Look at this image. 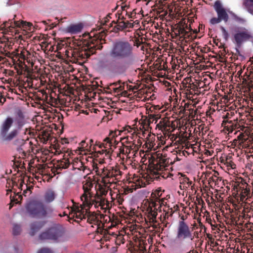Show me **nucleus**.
Here are the masks:
<instances>
[{
    "label": "nucleus",
    "instance_id": "nucleus-1",
    "mask_svg": "<svg viewBox=\"0 0 253 253\" xmlns=\"http://www.w3.org/2000/svg\"><path fill=\"white\" fill-rule=\"evenodd\" d=\"M13 119L8 117L0 126V139L4 143H11L16 151L26 156V147L29 138L26 136L28 128H23L27 123L24 113L20 109L16 112L15 124L16 126L10 129L13 124Z\"/></svg>",
    "mask_w": 253,
    "mask_h": 253
},
{
    "label": "nucleus",
    "instance_id": "nucleus-2",
    "mask_svg": "<svg viewBox=\"0 0 253 253\" xmlns=\"http://www.w3.org/2000/svg\"><path fill=\"white\" fill-rule=\"evenodd\" d=\"M109 55L113 59L107 62L106 68L115 75L125 74L127 69L136 61L134 47L127 41L114 42L109 51Z\"/></svg>",
    "mask_w": 253,
    "mask_h": 253
},
{
    "label": "nucleus",
    "instance_id": "nucleus-3",
    "mask_svg": "<svg viewBox=\"0 0 253 253\" xmlns=\"http://www.w3.org/2000/svg\"><path fill=\"white\" fill-rule=\"evenodd\" d=\"M101 41L90 38L89 41L86 40H76L73 43V49H65L67 46V43L64 40H61L57 44V50L65 49V55L67 57H73L77 60H81L84 62L91 55L95 53L97 49L101 50L103 46Z\"/></svg>",
    "mask_w": 253,
    "mask_h": 253
},
{
    "label": "nucleus",
    "instance_id": "nucleus-4",
    "mask_svg": "<svg viewBox=\"0 0 253 253\" xmlns=\"http://www.w3.org/2000/svg\"><path fill=\"white\" fill-rule=\"evenodd\" d=\"M237 74L234 73L231 80V84L229 86L228 91L227 95H225L224 101L229 104L227 107L229 109L227 112L224 122L225 123V127L226 128L228 133H231L234 131V134L237 133V116H235V114L237 113Z\"/></svg>",
    "mask_w": 253,
    "mask_h": 253
},
{
    "label": "nucleus",
    "instance_id": "nucleus-5",
    "mask_svg": "<svg viewBox=\"0 0 253 253\" xmlns=\"http://www.w3.org/2000/svg\"><path fill=\"white\" fill-rule=\"evenodd\" d=\"M150 164L152 165V169L150 170L151 178L152 179H160L162 177L164 179H167L173 176L167 168L171 164V160L167 158V155H163L160 152H157L151 156L149 160Z\"/></svg>",
    "mask_w": 253,
    "mask_h": 253
},
{
    "label": "nucleus",
    "instance_id": "nucleus-6",
    "mask_svg": "<svg viewBox=\"0 0 253 253\" xmlns=\"http://www.w3.org/2000/svg\"><path fill=\"white\" fill-rule=\"evenodd\" d=\"M234 208H230L227 205L225 208L229 211L226 216V222L228 225V229L230 232V237L228 241L229 247L227 249V253H237V249H236V243H237V205H234Z\"/></svg>",
    "mask_w": 253,
    "mask_h": 253
},
{
    "label": "nucleus",
    "instance_id": "nucleus-7",
    "mask_svg": "<svg viewBox=\"0 0 253 253\" xmlns=\"http://www.w3.org/2000/svg\"><path fill=\"white\" fill-rule=\"evenodd\" d=\"M236 168L228 167V173L230 175L227 188L231 190V195L227 198V205L230 208H234V205H237V174L236 173Z\"/></svg>",
    "mask_w": 253,
    "mask_h": 253
},
{
    "label": "nucleus",
    "instance_id": "nucleus-8",
    "mask_svg": "<svg viewBox=\"0 0 253 253\" xmlns=\"http://www.w3.org/2000/svg\"><path fill=\"white\" fill-rule=\"evenodd\" d=\"M26 209L27 212L32 217H44L52 211L50 206H45L39 201H33L29 203Z\"/></svg>",
    "mask_w": 253,
    "mask_h": 253
},
{
    "label": "nucleus",
    "instance_id": "nucleus-9",
    "mask_svg": "<svg viewBox=\"0 0 253 253\" xmlns=\"http://www.w3.org/2000/svg\"><path fill=\"white\" fill-rule=\"evenodd\" d=\"M65 228L60 224H54L45 231L41 233L39 239L42 240H49L58 242L64 236Z\"/></svg>",
    "mask_w": 253,
    "mask_h": 253
},
{
    "label": "nucleus",
    "instance_id": "nucleus-10",
    "mask_svg": "<svg viewBox=\"0 0 253 253\" xmlns=\"http://www.w3.org/2000/svg\"><path fill=\"white\" fill-rule=\"evenodd\" d=\"M213 7L217 13V17H213L211 19L210 23L211 24L215 25L222 21L226 23L229 20V15L233 19H237L236 15L230 10H226L220 1L216 0L214 3Z\"/></svg>",
    "mask_w": 253,
    "mask_h": 253
},
{
    "label": "nucleus",
    "instance_id": "nucleus-11",
    "mask_svg": "<svg viewBox=\"0 0 253 253\" xmlns=\"http://www.w3.org/2000/svg\"><path fill=\"white\" fill-rule=\"evenodd\" d=\"M176 238L181 241L187 239L192 241L194 239V235L192 233V229L184 221L179 222L177 229Z\"/></svg>",
    "mask_w": 253,
    "mask_h": 253
},
{
    "label": "nucleus",
    "instance_id": "nucleus-12",
    "mask_svg": "<svg viewBox=\"0 0 253 253\" xmlns=\"http://www.w3.org/2000/svg\"><path fill=\"white\" fill-rule=\"evenodd\" d=\"M126 18L124 16H119L118 19L116 21H113L110 24L109 27H113L111 31L116 33L120 31H122L127 28H132L133 27L132 23L129 22L128 21H125Z\"/></svg>",
    "mask_w": 253,
    "mask_h": 253
},
{
    "label": "nucleus",
    "instance_id": "nucleus-13",
    "mask_svg": "<svg viewBox=\"0 0 253 253\" xmlns=\"http://www.w3.org/2000/svg\"><path fill=\"white\" fill-rule=\"evenodd\" d=\"M238 149L241 147L246 148L249 146L250 140L249 139V132L247 127L240 126L238 124Z\"/></svg>",
    "mask_w": 253,
    "mask_h": 253
},
{
    "label": "nucleus",
    "instance_id": "nucleus-14",
    "mask_svg": "<svg viewBox=\"0 0 253 253\" xmlns=\"http://www.w3.org/2000/svg\"><path fill=\"white\" fill-rule=\"evenodd\" d=\"M253 38L252 32L249 29L238 27V47L242 43L251 41Z\"/></svg>",
    "mask_w": 253,
    "mask_h": 253
},
{
    "label": "nucleus",
    "instance_id": "nucleus-15",
    "mask_svg": "<svg viewBox=\"0 0 253 253\" xmlns=\"http://www.w3.org/2000/svg\"><path fill=\"white\" fill-rule=\"evenodd\" d=\"M101 170L102 183L105 186H107L108 184H111L115 182V178H113L111 170V167L103 168Z\"/></svg>",
    "mask_w": 253,
    "mask_h": 253
},
{
    "label": "nucleus",
    "instance_id": "nucleus-16",
    "mask_svg": "<svg viewBox=\"0 0 253 253\" xmlns=\"http://www.w3.org/2000/svg\"><path fill=\"white\" fill-rule=\"evenodd\" d=\"M185 28L188 29L187 25L185 26V27H178L176 29V31L177 32L176 35H181L184 38H188L190 40L196 38V34L198 32L197 30H193L192 29L189 28V31H187Z\"/></svg>",
    "mask_w": 253,
    "mask_h": 253
},
{
    "label": "nucleus",
    "instance_id": "nucleus-17",
    "mask_svg": "<svg viewBox=\"0 0 253 253\" xmlns=\"http://www.w3.org/2000/svg\"><path fill=\"white\" fill-rule=\"evenodd\" d=\"M93 186V183L90 180H86L83 185V189L84 190V193L81 196V200L82 203L86 202L88 198L89 197H92L93 194L91 190Z\"/></svg>",
    "mask_w": 253,
    "mask_h": 253
},
{
    "label": "nucleus",
    "instance_id": "nucleus-18",
    "mask_svg": "<svg viewBox=\"0 0 253 253\" xmlns=\"http://www.w3.org/2000/svg\"><path fill=\"white\" fill-rule=\"evenodd\" d=\"M231 145L228 147H230L231 149H233V150H231V153H229L227 156L226 164L227 167H233L234 168H236V165L233 162L234 159L233 158V156L234 155V152L237 153V148H236L237 144V139L235 138L232 142H231Z\"/></svg>",
    "mask_w": 253,
    "mask_h": 253
},
{
    "label": "nucleus",
    "instance_id": "nucleus-19",
    "mask_svg": "<svg viewBox=\"0 0 253 253\" xmlns=\"http://www.w3.org/2000/svg\"><path fill=\"white\" fill-rule=\"evenodd\" d=\"M16 17V15H14V17L11 19H9L8 21H6L3 22V28L7 29V31L12 32V30L15 28L21 27V26L24 27L26 24L25 22L23 21L20 22L19 20H15V18Z\"/></svg>",
    "mask_w": 253,
    "mask_h": 253
},
{
    "label": "nucleus",
    "instance_id": "nucleus-20",
    "mask_svg": "<svg viewBox=\"0 0 253 253\" xmlns=\"http://www.w3.org/2000/svg\"><path fill=\"white\" fill-rule=\"evenodd\" d=\"M101 198L102 197L100 196L98 194L96 193L94 196L92 194V197L90 196L88 198V200H86V202H84L83 203V206L84 207L88 208V209H90L91 206L94 205L95 208H98V204Z\"/></svg>",
    "mask_w": 253,
    "mask_h": 253
},
{
    "label": "nucleus",
    "instance_id": "nucleus-21",
    "mask_svg": "<svg viewBox=\"0 0 253 253\" xmlns=\"http://www.w3.org/2000/svg\"><path fill=\"white\" fill-rule=\"evenodd\" d=\"M121 144L124 145L129 154L132 151L136 152L138 149V146L134 142L129 141L128 137H125L122 139Z\"/></svg>",
    "mask_w": 253,
    "mask_h": 253
},
{
    "label": "nucleus",
    "instance_id": "nucleus-22",
    "mask_svg": "<svg viewBox=\"0 0 253 253\" xmlns=\"http://www.w3.org/2000/svg\"><path fill=\"white\" fill-rule=\"evenodd\" d=\"M80 208L81 209H80V208L79 207L77 208L74 212L70 213V215L73 213V217H76L77 218L80 219L81 220L85 219L86 215L87 214V211H89V209L84 207L83 204L81 205Z\"/></svg>",
    "mask_w": 253,
    "mask_h": 253
},
{
    "label": "nucleus",
    "instance_id": "nucleus-23",
    "mask_svg": "<svg viewBox=\"0 0 253 253\" xmlns=\"http://www.w3.org/2000/svg\"><path fill=\"white\" fill-rule=\"evenodd\" d=\"M201 83L198 82L195 83H189L188 85H186L185 89L187 91V93L190 95L198 94L199 88H200Z\"/></svg>",
    "mask_w": 253,
    "mask_h": 253
},
{
    "label": "nucleus",
    "instance_id": "nucleus-24",
    "mask_svg": "<svg viewBox=\"0 0 253 253\" xmlns=\"http://www.w3.org/2000/svg\"><path fill=\"white\" fill-rule=\"evenodd\" d=\"M46 224L45 221H36L30 224V234L34 236L36 233L43 227Z\"/></svg>",
    "mask_w": 253,
    "mask_h": 253
},
{
    "label": "nucleus",
    "instance_id": "nucleus-25",
    "mask_svg": "<svg viewBox=\"0 0 253 253\" xmlns=\"http://www.w3.org/2000/svg\"><path fill=\"white\" fill-rule=\"evenodd\" d=\"M83 27V25L81 23L71 24L67 27L66 32L71 34H76L81 32Z\"/></svg>",
    "mask_w": 253,
    "mask_h": 253
},
{
    "label": "nucleus",
    "instance_id": "nucleus-26",
    "mask_svg": "<svg viewBox=\"0 0 253 253\" xmlns=\"http://www.w3.org/2000/svg\"><path fill=\"white\" fill-rule=\"evenodd\" d=\"M109 136L110 137H106L104 139V141L106 143L101 144L99 146L100 148L104 147L105 148H107L108 147V145L109 147H111L113 143H116V140L115 139V135L114 132H112L110 133Z\"/></svg>",
    "mask_w": 253,
    "mask_h": 253
},
{
    "label": "nucleus",
    "instance_id": "nucleus-27",
    "mask_svg": "<svg viewBox=\"0 0 253 253\" xmlns=\"http://www.w3.org/2000/svg\"><path fill=\"white\" fill-rule=\"evenodd\" d=\"M148 212L147 217L149 219L150 222L156 223V218L158 215L157 211H155L154 210H153L152 207L148 208Z\"/></svg>",
    "mask_w": 253,
    "mask_h": 253
},
{
    "label": "nucleus",
    "instance_id": "nucleus-28",
    "mask_svg": "<svg viewBox=\"0 0 253 253\" xmlns=\"http://www.w3.org/2000/svg\"><path fill=\"white\" fill-rule=\"evenodd\" d=\"M31 55V53L28 50L23 49L20 53H18V60L20 61V59L24 60H26L27 62H30V60L29 59V56Z\"/></svg>",
    "mask_w": 253,
    "mask_h": 253
},
{
    "label": "nucleus",
    "instance_id": "nucleus-29",
    "mask_svg": "<svg viewBox=\"0 0 253 253\" xmlns=\"http://www.w3.org/2000/svg\"><path fill=\"white\" fill-rule=\"evenodd\" d=\"M55 197V193L51 190L46 191L44 196V199L47 203H50L52 202Z\"/></svg>",
    "mask_w": 253,
    "mask_h": 253
},
{
    "label": "nucleus",
    "instance_id": "nucleus-30",
    "mask_svg": "<svg viewBox=\"0 0 253 253\" xmlns=\"http://www.w3.org/2000/svg\"><path fill=\"white\" fill-rule=\"evenodd\" d=\"M151 202L150 204V206L148 207V208H152L153 210H154L155 211V209H157L159 205L158 204H161V202H164V199H160L157 197L155 199H153L151 200Z\"/></svg>",
    "mask_w": 253,
    "mask_h": 253
},
{
    "label": "nucleus",
    "instance_id": "nucleus-31",
    "mask_svg": "<svg viewBox=\"0 0 253 253\" xmlns=\"http://www.w3.org/2000/svg\"><path fill=\"white\" fill-rule=\"evenodd\" d=\"M243 4L247 10L253 15V0H244Z\"/></svg>",
    "mask_w": 253,
    "mask_h": 253
},
{
    "label": "nucleus",
    "instance_id": "nucleus-32",
    "mask_svg": "<svg viewBox=\"0 0 253 253\" xmlns=\"http://www.w3.org/2000/svg\"><path fill=\"white\" fill-rule=\"evenodd\" d=\"M111 170L113 174V177L115 178V180L121 178L122 172L118 169V167H111Z\"/></svg>",
    "mask_w": 253,
    "mask_h": 253
},
{
    "label": "nucleus",
    "instance_id": "nucleus-33",
    "mask_svg": "<svg viewBox=\"0 0 253 253\" xmlns=\"http://www.w3.org/2000/svg\"><path fill=\"white\" fill-rule=\"evenodd\" d=\"M87 218V222L90 224H95L98 222L97 217L93 214H91L89 210L87 211V214L86 215V218Z\"/></svg>",
    "mask_w": 253,
    "mask_h": 253
},
{
    "label": "nucleus",
    "instance_id": "nucleus-34",
    "mask_svg": "<svg viewBox=\"0 0 253 253\" xmlns=\"http://www.w3.org/2000/svg\"><path fill=\"white\" fill-rule=\"evenodd\" d=\"M160 117L161 116L159 114H149L147 121L148 125H150L151 123H153L154 121H155V123H156Z\"/></svg>",
    "mask_w": 253,
    "mask_h": 253
},
{
    "label": "nucleus",
    "instance_id": "nucleus-35",
    "mask_svg": "<svg viewBox=\"0 0 253 253\" xmlns=\"http://www.w3.org/2000/svg\"><path fill=\"white\" fill-rule=\"evenodd\" d=\"M99 190L96 192V194H98L100 196L104 197L108 193V190L105 188L103 187L102 186H99Z\"/></svg>",
    "mask_w": 253,
    "mask_h": 253
},
{
    "label": "nucleus",
    "instance_id": "nucleus-36",
    "mask_svg": "<svg viewBox=\"0 0 253 253\" xmlns=\"http://www.w3.org/2000/svg\"><path fill=\"white\" fill-rule=\"evenodd\" d=\"M21 231V226L17 224H14L13 227V234L14 235L20 234Z\"/></svg>",
    "mask_w": 253,
    "mask_h": 253
},
{
    "label": "nucleus",
    "instance_id": "nucleus-37",
    "mask_svg": "<svg viewBox=\"0 0 253 253\" xmlns=\"http://www.w3.org/2000/svg\"><path fill=\"white\" fill-rule=\"evenodd\" d=\"M80 148L82 149V151L88 150L90 149V146H89V144L88 143L85 142V140H83L80 143Z\"/></svg>",
    "mask_w": 253,
    "mask_h": 253
},
{
    "label": "nucleus",
    "instance_id": "nucleus-38",
    "mask_svg": "<svg viewBox=\"0 0 253 253\" xmlns=\"http://www.w3.org/2000/svg\"><path fill=\"white\" fill-rule=\"evenodd\" d=\"M103 235V239L105 241H109L110 239V233L107 230L103 229L101 233Z\"/></svg>",
    "mask_w": 253,
    "mask_h": 253
},
{
    "label": "nucleus",
    "instance_id": "nucleus-39",
    "mask_svg": "<svg viewBox=\"0 0 253 253\" xmlns=\"http://www.w3.org/2000/svg\"><path fill=\"white\" fill-rule=\"evenodd\" d=\"M119 150V154H118V157L119 156L121 157V156H120L121 154L125 155H126L127 156H128V155H129V153L127 151V150L126 149V148L124 145H122V146L120 147Z\"/></svg>",
    "mask_w": 253,
    "mask_h": 253
},
{
    "label": "nucleus",
    "instance_id": "nucleus-40",
    "mask_svg": "<svg viewBox=\"0 0 253 253\" xmlns=\"http://www.w3.org/2000/svg\"><path fill=\"white\" fill-rule=\"evenodd\" d=\"M230 34H231L234 37V40L235 42L237 43V31L236 28H231L230 29Z\"/></svg>",
    "mask_w": 253,
    "mask_h": 253
},
{
    "label": "nucleus",
    "instance_id": "nucleus-41",
    "mask_svg": "<svg viewBox=\"0 0 253 253\" xmlns=\"http://www.w3.org/2000/svg\"><path fill=\"white\" fill-rule=\"evenodd\" d=\"M70 165V163L69 160H65L64 161H62L59 165L60 169H67L68 168Z\"/></svg>",
    "mask_w": 253,
    "mask_h": 253
},
{
    "label": "nucleus",
    "instance_id": "nucleus-42",
    "mask_svg": "<svg viewBox=\"0 0 253 253\" xmlns=\"http://www.w3.org/2000/svg\"><path fill=\"white\" fill-rule=\"evenodd\" d=\"M162 194L161 190H156L154 193H152L151 194V197L153 199H155L157 197L160 198V197L161 196Z\"/></svg>",
    "mask_w": 253,
    "mask_h": 253
},
{
    "label": "nucleus",
    "instance_id": "nucleus-43",
    "mask_svg": "<svg viewBox=\"0 0 253 253\" xmlns=\"http://www.w3.org/2000/svg\"><path fill=\"white\" fill-rule=\"evenodd\" d=\"M111 18L110 14H108L104 19H103L101 22V24L102 26H107V22L109 21L110 19Z\"/></svg>",
    "mask_w": 253,
    "mask_h": 253
},
{
    "label": "nucleus",
    "instance_id": "nucleus-44",
    "mask_svg": "<svg viewBox=\"0 0 253 253\" xmlns=\"http://www.w3.org/2000/svg\"><path fill=\"white\" fill-rule=\"evenodd\" d=\"M37 253H53V252L48 248H43L39 250Z\"/></svg>",
    "mask_w": 253,
    "mask_h": 253
},
{
    "label": "nucleus",
    "instance_id": "nucleus-45",
    "mask_svg": "<svg viewBox=\"0 0 253 253\" xmlns=\"http://www.w3.org/2000/svg\"><path fill=\"white\" fill-rule=\"evenodd\" d=\"M26 187V189L23 191V195H24L25 196H27V194L29 192L30 193H31L32 191L31 190L33 189V187L32 186H28L27 185H25Z\"/></svg>",
    "mask_w": 253,
    "mask_h": 253
},
{
    "label": "nucleus",
    "instance_id": "nucleus-46",
    "mask_svg": "<svg viewBox=\"0 0 253 253\" xmlns=\"http://www.w3.org/2000/svg\"><path fill=\"white\" fill-rule=\"evenodd\" d=\"M183 183H184L186 185H187V187H189L190 186H192L193 184V182L189 179L187 177H186L183 178Z\"/></svg>",
    "mask_w": 253,
    "mask_h": 253
},
{
    "label": "nucleus",
    "instance_id": "nucleus-47",
    "mask_svg": "<svg viewBox=\"0 0 253 253\" xmlns=\"http://www.w3.org/2000/svg\"><path fill=\"white\" fill-rule=\"evenodd\" d=\"M107 202V200H106L104 197H102L101 199H100L99 203L98 204V207L99 206L101 207H104Z\"/></svg>",
    "mask_w": 253,
    "mask_h": 253
},
{
    "label": "nucleus",
    "instance_id": "nucleus-48",
    "mask_svg": "<svg viewBox=\"0 0 253 253\" xmlns=\"http://www.w3.org/2000/svg\"><path fill=\"white\" fill-rule=\"evenodd\" d=\"M14 165L17 168H22L23 166V163L22 164V162H19V161H15L14 162Z\"/></svg>",
    "mask_w": 253,
    "mask_h": 253
},
{
    "label": "nucleus",
    "instance_id": "nucleus-49",
    "mask_svg": "<svg viewBox=\"0 0 253 253\" xmlns=\"http://www.w3.org/2000/svg\"><path fill=\"white\" fill-rule=\"evenodd\" d=\"M11 53H12V56H11V58L13 60H14V58H16L17 59H18V51H14L12 52H11Z\"/></svg>",
    "mask_w": 253,
    "mask_h": 253
},
{
    "label": "nucleus",
    "instance_id": "nucleus-50",
    "mask_svg": "<svg viewBox=\"0 0 253 253\" xmlns=\"http://www.w3.org/2000/svg\"><path fill=\"white\" fill-rule=\"evenodd\" d=\"M170 211L167 212L165 213V218H166V216H167L168 217L169 216H172V215L173 213V210L172 209V208H170Z\"/></svg>",
    "mask_w": 253,
    "mask_h": 253
},
{
    "label": "nucleus",
    "instance_id": "nucleus-51",
    "mask_svg": "<svg viewBox=\"0 0 253 253\" xmlns=\"http://www.w3.org/2000/svg\"><path fill=\"white\" fill-rule=\"evenodd\" d=\"M86 169H87V167L84 166L82 163H81V166L80 167L79 169L84 171ZM87 169L89 170L88 169Z\"/></svg>",
    "mask_w": 253,
    "mask_h": 253
},
{
    "label": "nucleus",
    "instance_id": "nucleus-52",
    "mask_svg": "<svg viewBox=\"0 0 253 253\" xmlns=\"http://www.w3.org/2000/svg\"><path fill=\"white\" fill-rule=\"evenodd\" d=\"M153 225H152V227L154 229H157L158 227H160V225L159 223H152Z\"/></svg>",
    "mask_w": 253,
    "mask_h": 253
},
{
    "label": "nucleus",
    "instance_id": "nucleus-53",
    "mask_svg": "<svg viewBox=\"0 0 253 253\" xmlns=\"http://www.w3.org/2000/svg\"><path fill=\"white\" fill-rule=\"evenodd\" d=\"M221 30L222 31V33H223L224 35L225 36V37L226 38L228 36V33L226 31V30L223 28V27H221Z\"/></svg>",
    "mask_w": 253,
    "mask_h": 253
},
{
    "label": "nucleus",
    "instance_id": "nucleus-54",
    "mask_svg": "<svg viewBox=\"0 0 253 253\" xmlns=\"http://www.w3.org/2000/svg\"><path fill=\"white\" fill-rule=\"evenodd\" d=\"M164 204V202H161V204H158V205H159V206H158V207L156 209H155V211H161V207H162V205Z\"/></svg>",
    "mask_w": 253,
    "mask_h": 253
},
{
    "label": "nucleus",
    "instance_id": "nucleus-55",
    "mask_svg": "<svg viewBox=\"0 0 253 253\" xmlns=\"http://www.w3.org/2000/svg\"><path fill=\"white\" fill-rule=\"evenodd\" d=\"M246 21L245 19L238 17V23L244 24Z\"/></svg>",
    "mask_w": 253,
    "mask_h": 253
},
{
    "label": "nucleus",
    "instance_id": "nucleus-56",
    "mask_svg": "<svg viewBox=\"0 0 253 253\" xmlns=\"http://www.w3.org/2000/svg\"><path fill=\"white\" fill-rule=\"evenodd\" d=\"M6 101V99L1 95H0V102L3 104Z\"/></svg>",
    "mask_w": 253,
    "mask_h": 253
},
{
    "label": "nucleus",
    "instance_id": "nucleus-57",
    "mask_svg": "<svg viewBox=\"0 0 253 253\" xmlns=\"http://www.w3.org/2000/svg\"><path fill=\"white\" fill-rule=\"evenodd\" d=\"M21 182H20V186L19 187V188L21 189V190H22V187L23 186V184L24 183V180L22 179H21Z\"/></svg>",
    "mask_w": 253,
    "mask_h": 253
},
{
    "label": "nucleus",
    "instance_id": "nucleus-58",
    "mask_svg": "<svg viewBox=\"0 0 253 253\" xmlns=\"http://www.w3.org/2000/svg\"><path fill=\"white\" fill-rule=\"evenodd\" d=\"M242 247H243V251H246L247 252H248V250L246 246L245 245L244 243L242 242Z\"/></svg>",
    "mask_w": 253,
    "mask_h": 253
},
{
    "label": "nucleus",
    "instance_id": "nucleus-59",
    "mask_svg": "<svg viewBox=\"0 0 253 253\" xmlns=\"http://www.w3.org/2000/svg\"><path fill=\"white\" fill-rule=\"evenodd\" d=\"M12 53H11V52H7L6 53L5 55H6L7 57H10V58H11V56H12Z\"/></svg>",
    "mask_w": 253,
    "mask_h": 253
},
{
    "label": "nucleus",
    "instance_id": "nucleus-60",
    "mask_svg": "<svg viewBox=\"0 0 253 253\" xmlns=\"http://www.w3.org/2000/svg\"><path fill=\"white\" fill-rule=\"evenodd\" d=\"M127 7V6L126 5H123L121 6V8H122V10H125Z\"/></svg>",
    "mask_w": 253,
    "mask_h": 253
},
{
    "label": "nucleus",
    "instance_id": "nucleus-61",
    "mask_svg": "<svg viewBox=\"0 0 253 253\" xmlns=\"http://www.w3.org/2000/svg\"><path fill=\"white\" fill-rule=\"evenodd\" d=\"M4 58L0 56V63H3L4 61Z\"/></svg>",
    "mask_w": 253,
    "mask_h": 253
},
{
    "label": "nucleus",
    "instance_id": "nucleus-62",
    "mask_svg": "<svg viewBox=\"0 0 253 253\" xmlns=\"http://www.w3.org/2000/svg\"><path fill=\"white\" fill-rule=\"evenodd\" d=\"M89 143H90V145H89V146H91V145L93 144V139H90L89 140Z\"/></svg>",
    "mask_w": 253,
    "mask_h": 253
},
{
    "label": "nucleus",
    "instance_id": "nucleus-63",
    "mask_svg": "<svg viewBox=\"0 0 253 253\" xmlns=\"http://www.w3.org/2000/svg\"><path fill=\"white\" fill-rule=\"evenodd\" d=\"M67 215V214L65 212H64L62 214H59V216H60V217H63V216H66Z\"/></svg>",
    "mask_w": 253,
    "mask_h": 253
},
{
    "label": "nucleus",
    "instance_id": "nucleus-64",
    "mask_svg": "<svg viewBox=\"0 0 253 253\" xmlns=\"http://www.w3.org/2000/svg\"><path fill=\"white\" fill-rule=\"evenodd\" d=\"M187 253H198L197 251H195L194 250L190 251L189 252Z\"/></svg>",
    "mask_w": 253,
    "mask_h": 253
}]
</instances>
